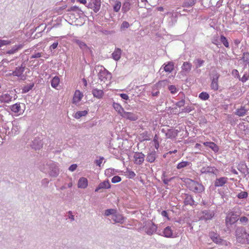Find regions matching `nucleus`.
I'll use <instances>...</instances> for the list:
<instances>
[{
  "label": "nucleus",
  "mask_w": 249,
  "mask_h": 249,
  "mask_svg": "<svg viewBox=\"0 0 249 249\" xmlns=\"http://www.w3.org/2000/svg\"><path fill=\"white\" fill-rule=\"evenodd\" d=\"M126 173V175L129 178H133L136 176V174L134 173V172L128 170V169H127Z\"/></svg>",
  "instance_id": "obj_37"
},
{
  "label": "nucleus",
  "mask_w": 249,
  "mask_h": 249,
  "mask_svg": "<svg viewBox=\"0 0 249 249\" xmlns=\"http://www.w3.org/2000/svg\"><path fill=\"white\" fill-rule=\"evenodd\" d=\"M238 220V215L231 212L229 213L226 217L225 223L227 226L236 223Z\"/></svg>",
  "instance_id": "obj_2"
},
{
  "label": "nucleus",
  "mask_w": 249,
  "mask_h": 249,
  "mask_svg": "<svg viewBox=\"0 0 249 249\" xmlns=\"http://www.w3.org/2000/svg\"><path fill=\"white\" fill-rule=\"evenodd\" d=\"M122 51L120 48H116L112 53V57L113 59L118 61L121 56Z\"/></svg>",
  "instance_id": "obj_17"
},
{
  "label": "nucleus",
  "mask_w": 249,
  "mask_h": 249,
  "mask_svg": "<svg viewBox=\"0 0 249 249\" xmlns=\"http://www.w3.org/2000/svg\"><path fill=\"white\" fill-rule=\"evenodd\" d=\"M163 236L166 237H171L173 235V231L172 230L171 227L169 226L166 227L163 230Z\"/></svg>",
  "instance_id": "obj_22"
},
{
  "label": "nucleus",
  "mask_w": 249,
  "mask_h": 249,
  "mask_svg": "<svg viewBox=\"0 0 249 249\" xmlns=\"http://www.w3.org/2000/svg\"><path fill=\"white\" fill-rule=\"evenodd\" d=\"M174 69V64L170 62L164 67V70L166 72H171Z\"/></svg>",
  "instance_id": "obj_25"
},
{
  "label": "nucleus",
  "mask_w": 249,
  "mask_h": 249,
  "mask_svg": "<svg viewBox=\"0 0 249 249\" xmlns=\"http://www.w3.org/2000/svg\"><path fill=\"white\" fill-rule=\"evenodd\" d=\"M88 184V179L85 178H81L78 182V188L85 189L87 188Z\"/></svg>",
  "instance_id": "obj_19"
},
{
  "label": "nucleus",
  "mask_w": 249,
  "mask_h": 249,
  "mask_svg": "<svg viewBox=\"0 0 249 249\" xmlns=\"http://www.w3.org/2000/svg\"><path fill=\"white\" fill-rule=\"evenodd\" d=\"M249 78V75H247L246 74H245L241 78L239 79V80L244 83L248 80Z\"/></svg>",
  "instance_id": "obj_46"
},
{
  "label": "nucleus",
  "mask_w": 249,
  "mask_h": 249,
  "mask_svg": "<svg viewBox=\"0 0 249 249\" xmlns=\"http://www.w3.org/2000/svg\"><path fill=\"white\" fill-rule=\"evenodd\" d=\"M112 106L114 109L117 112V113L122 116V115L124 112V108L119 103L113 102Z\"/></svg>",
  "instance_id": "obj_18"
},
{
  "label": "nucleus",
  "mask_w": 249,
  "mask_h": 249,
  "mask_svg": "<svg viewBox=\"0 0 249 249\" xmlns=\"http://www.w3.org/2000/svg\"><path fill=\"white\" fill-rule=\"evenodd\" d=\"M10 109L14 113H18L20 111V103H16L10 106Z\"/></svg>",
  "instance_id": "obj_24"
},
{
  "label": "nucleus",
  "mask_w": 249,
  "mask_h": 249,
  "mask_svg": "<svg viewBox=\"0 0 249 249\" xmlns=\"http://www.w3.org/2000/svg\"><path fill=\"white\" fill-rule=\"evenodd\" d=\"M156 159V152H152L148 154L147 157L146 158V160L147 161L149 162H153Z\"/></svg>",
  "instance_id": "obj_29"
},
{
  "label": "nucleus",
  "mask_w": 249,
  "mask_h": 249,
  "mask_svg": "<svg viewBox=\"0 0 249 249\" xmlns=\"http://www.w3.org/2000/svg\"><path fill=\"white\" fill-rule=\"evenodd\" d=\"M101 4V0H90L87 7L93 9L94 12L97 13L100 9Z\"/></svg>",
  "instance_id": "obj_4"
},
{
  "label": "nucleus",
  "mask_w": 249,
  "mask_h": 249,
  "mask_svg": "<svg viewBox=\"0 0 249 249\" xmlns=\"http://www.w3.org/2000/svg\"><path fill=\"white\" fill-rule=\"evenodd\" d=\"M41 56V53H36L33 55H32L31 58H39Z\"/></svg>",
  "instance_id": "obj_57"
},
{
  "label": "nucleus",
  "mask_w": 249,
  "mask_h": 249,
  "mask_svg": "<svg viewBox=\"0 0 249 249\" xmlns=\"http://www.w3.org/2000/svg\"><path fill=\"white\" fill-rule=\"evenodd\" d=\"M185 182L186 183L187 187L195 193H201L204 190V187L201 184L190 178H186Z\"/></svg>",
  "instance_id": "obj_1"
},
{
  "label": "nucleus",
  "mask_w": 249,
  "mask_h": 249,
  "mask_svg": "<svg viewBox=\"0 0 249 249\" xmlns=\"http://www.w3.org/2000/svg\"><path fill=\"white\" fill-rule=\"evenodd\" d=\"M83 97V93L79 90H76L73 97L72 103L75 104L79 103L82 100Z\"/></svg>",
  "instance_id": "obj_10"
},
{
  "label": "nucleus",
  "mask_w": 249,
  "mask_h": 249,
  "mask_svg": "<svg viewBox=\"0 0 249 249\" xmlns=\"http://www.w3.org/2000/svg\"><path fill=\"white\" fill-rule=\"evenodd\" d=\"M220 41L223 43V44L224 45V46L227 48H229V43L227 40V39L226 38V37L223 35L220 36Z\"/></svg>",
  "instance_id": "obj_33"
},
{
  "label": "nucleus",
  "mask_w": 249,
  "mask_h": 249,
  "mask_svg": "<svg viewBox=\"0 0 249 249\" xmlns=\"http://www.w3.org/2000/svg\"><path fill=\"white\" fill-rule=\"evenodd\" d=\"M144 155L141 152L135 153L134 155V162L138 165L142 164L144 160Z\"/></svg>",
  "instance_id": "obj_7"
},
{
  "label": "nucleus",
  "mask_w": 249,
  "mask_h": 249,
  "mask_svg": "<svg viewBox=\"0 0 249 249\" xmlns=\"http://www.w3.org/2000/svg\"><path fill=\"white\" fill-rule=\"evenodd\" d=\"M129 26H130L128 22H127L126 21H124L123 22V23L121 25V29H124V28H128L129 27Z\"/></svg>",
  "instance_id": "obj_45"
},
{
  "label": "nucleus",
  "mask_w": 249,
  "mask_h": 249,
  "mask_svg": "<svg viewBox=\"0 0 249 249\" xmlns=\"http://www.w3.org/2000/svg\"><path fill=\"white\" fill-rule=\"evenodd\" d=\"M77 1L84 5H85L87 3L86 0H77Z\"/></svg>",
  "instance_id": "obj_63"
},
{
  "label": "nucleus",
  "mask_w": 249,
  "mask_h": 249,
  "mask_svg": "<svg viewBox=\"0 0 249 249\" xmlns=\"http://www.w3.org/2000/svg\"><path fill=\"white\" fill-rule=\"evenodd\" d=\"M195 4V1L194 0H191L189 1L185 2L184 4V6L186 7H189L193 6Z\"/></svg>",
  "instance_id": "obj_42"
},
{
  "label": "nucleus",
  "mask_w": 249,
  "mask_h": 249,
  "mask_svg": "<svg viewBox=\"0 0 249 249\" xmlns=\"http://www.w3.org/2000/svg\"><path fill=\"white\" fill-rule=\"evenodd\" d=\"M113 216V219L116 222H120L123 220V217L121 214H115Z\"/></svg>",
  "instance_id": "obj_38"
},
{
  "label": "nucleus",
  "mask_w": 249,
  "mask_h": 249,
  "mask_svg": "<svg viewBox=\"0 0 249 249\" xmlns=\"http://www.w3.org/2000/svg\"><path fill=\"white\" fill-rule=\"evenodd\" d=\"M240 221L241 223H247L248 222V218L246 216H242L240 218Z\"/></svg>",
  "instance_id": "obj_53"
},
{
  "label": "nucleus",
  "mask_w": 249,
  "mask_h": 249,
  "mask_svg": "<svg viewBox=\"0 0 249 249\" xmlns=\"http://www.w3.org/2000/svg\"><path fill=\"white\" fill-rule=\"evenodd\" d=\"M77 168V165L75 164H72L69 167V169L71 171H74Z\"/></svg>",
  "instance_id": "obj_56"
},
{
  "label": "nucleus",
  "mask_w": 249,
  "mask_h": 249,
  "mask_svg": "<svg viewBox=\"0 0 249 249\" xmlns=\"http://www.w3.org/2000/svg\"><path fill=\"white\" fill-rule=\"evenodd\" d=\"M210 236L211 239L213 241V242H214L216 244L222 245L226 244V241H224V240L221 239L219 235L216 233L211 232L210 233Z\"/></svg>",
  "instance_id": "obj_6"
},
{
  "label": "nucleus",
  "mask_w": 249,
  "mask_h": 249,
  "mask_svg": "<svg viewBox=\"0 0 249 249\" xmlns=\"http://www.w3.org/2000/svg\"><path fill=\"white\" fill-rule=\"evenodd\" d=\"M111 187V185L109 183L108 180L104 181L103 182L100 183L98 187L96 188L95 191L98 192L99 190L101 189H109Z\"/></svg>",
  "instance_id": "obj_16"
},
{
  "label": "nucleus",
  "mask_w": 249,
  "mask_h": 249,
  "mask_svg": "<svg viewBox=\"0 0 249 249\" xmlns=\"http://www.w3.org/2000/svg\"><path fill=\"white\" fill-rule=\"evenodd\" d=\"M121 181V178L119 176H116L113 177L111 179V182L113 183L119 182Z\"/></svg>",
  "instance_id": "obj_41"
},
{
  "label": "nucleus",
  "mask_w": 249,
  "mask_h": 249,
  "mask_svg": "<svg viewBox=\"0 0 249 249\" xmlns=\"http://www.w3.org/2000/svg\"><path fill=\"white\" fill-rule=\"evenodd\" d=\"M73 42L77 44L82 49H86L88 48L86 43L79 39H74Z\"/></svg>",
  "instance_id": "obj_31"
},
{
  "label": "nucleus",
  "mask_w": 249,
  "mask_h": 249,
  "mask_svg": "<svg viewBox=\"0 0 249 249\" xmlns=\"http://www.w3.org/2000/svg\"><path fill=\"white\" fill-rule=\"evenodd\" d=\"M103 160V158H102L100 160H97L96 161V164L100 166Z\"/></svg>",
  "instance_id": "obj_61"
},
{
  "label": "nucleus",
  "mask_w": 249,
  "mask_h": 249,
  "mask_svg": "<svg viewBox=\"0 0 249 249\" xmlns=\"http://www.w3.org/2000/svg\"><path fill=\"white\" fill-rule=\"evenodd\" d=\"M58 45V42H54L51 46L50 48L51 49H56Z\"/></svg>",
  "instance_id": "obj_59"
},
{
  "label": "nucleus",
  "mask_w": 249,
  "mask_h": 249,
  "mask_svg": "<svg viewBox=\"0 0 249 249\" xmlns=\"http://www.w3.org/2000/svg\"><path fill=\"white\" fill-rule=\"evenodd\" d=\"M23 45H19L17 46H14L12 49L8 51L7 53L9 54H13L15 53H16L17 51H18L19 49H20L22 48Z\"/></svg>",
  "instance_id": "obj_32"
},
{
  "label": "nucleus",
  "mask_w": 249,
  "mask_h": 249,
  "mask_svg": "<svg viewBox=\"0 0 249 249\" xmlns=\"http://www.w3.org/2000/svg\"><path fill=\"white\" fill-rule=\"evenodd\" d=\"M12 97L8 93H3L0 96L1 103H8L11 101Z\"/></svg>",
  "instance_id": "obj_15"
},
{
  "label": "nucleus",
  "mask_w": 249,
  "mask_h": 249,
  "mask_svg": "<svg viewBox=\"0 0 249 249\" xmlns=\"http://www.w3.org/2000/svg\"><path fill=\"white\" fill-rule=\"evenodd\" d=\"M60 79L58 76L54 77L51 81V86L53 88H56L59 85Z\"/></svg>",
  "instance_id": "obj_27"
},
{
  "label": "nucleus",
  "mask_w": 249,
  "mask_h": 249,
  "mask_svg": "<svg viewBox=\"0 0 249 249\" xmlns=\"http://www.w3.org/2000/svg\"><path fill=\"white\" fill-rule=\"evenodd\" d=\"M242 60L243 61L249 63V53H244L242 56Z\"/></svg>",
  "instance_id": "obj_39"
},
{
  "label": "nucleus",
  "mask_w": 249,
  "mask_h": 249,
  "mask_svg": "<svg viewBox=\"0 0 249 249\" xmlns=\"http://www.w3.org/2000/svg\"><path fill=\"white\" fill-rule=\"evenodd\" d=\"M247 112V110L246 109L245 107H241L240 108H238L235 112V114L237 116H238L239 117L244 116H245Z\"/></svg>",
  "instance_id": "obj_21"
},
{
  "label": "nucleus",
  "mask_w": 249,
  "mask_h": 249,
  "mask_svg": "<svg viewBox=\"0 0 249 249\" xmlns=\"http://www.w3.org/2000/svg\"><path fill=\"white\" fill-rule=\"evenodd\" d=\"M247 232L246 229L243 227H239L236 229L235 231V236L236 240L237 242L240 243L244 244V243L241 241V239H245L246 236H247Z\"/></svg>",
  "instance_id": "obj_3"
},
{
  "label": "nucleus",
  "mask_w": 249,
  "mask_h": 249,
  "mask_svg": "<svg viewBox=\"0 0 249 249\" xmlns=\"http://www.w3.org/2000/svg\"><path fill=\"white\" fill-rule=\"evenodd\" d=\"M178 108L177 107L172 108L170 111V112L171 113H173V114H177L178 113Z\"/></svg>",
  "instance_id": "obj_60"
},
{
  "label": "nucleus",
  "mask_w": 249,
  "mask_h": 249,
  "mask_svg": "<svg viewBox=\"0 0 249 249\" xmlns=\"http://www.w3.org/2000/svg\"><path fill=\"white\" fill-rule=\"evenodd\" d=\"M197 62L198 64L199 67H200L204 63V61L201 59H197Z\"/></svg>",
  "instance_id": "obj_62"
},
{
  "label": "nucleus",
  "mask_w": 249,
  "mask_h": 249,
  "mask_svg": "<svg viewBox=\"0 0 249 249\" xmlns=\"http://www.w3.org/2000/svg\"><path fill=\"white\" fill-rule=\"evenodd\" d=\"M130 9V4L129 3H124L122 7V10L124 12H126Z\"/></svg>",
  "instance_id": "obj_44"
},
{
  "label": "nucleus",
  "mask_w": 249,
  "mask_h": 249,
  "mask_svg": "<svg viewBox=\"0 0 249 249\" xmlns=\"http://www.w3.org/2000/svg\"><path fill=\"white\" fill-rule=\"evenodd\" d=\"M120 95L121 97V98L123 99L127 100L129 99L128 95L125 93H121L120 94Z\"/></svg>",
  "instance_id": "obj_54"
},
{
  "label": "nucleus",
  "mask_w": 249,
  "mask_h": 249,
  "mask_svg": "<svg viewBox=\"0 0 249 249\" xmlns=\"http://www.w3.org/2000/svg\"><path fill=\"white\" fill-rule=\"evenodd\" d=\"M203 145L208 146L215 152H217L219 150L218 146L213 142H204Z\"/></svg>",
  "instance_id": "obj_20"
},
{
  "label": "nucleus",
  "mask_w": 249,
  "mask_h": 249,
  "mask_svg": "<svg viewBox=\"0 0 249 249\" xmlns=\"http://www.w3.org/2000/svg\"><path fill=\"white\" fill-rule=\"evenodd\" d=\"M189 165V162L187 161H183L178 163L177 168L178 169H182Z\"/></svg>",
  "instance_id": "obj_34"
},
{
  "label": "nucleus",
  "mask_w": 249,
  "mask_h": 249,
  "mask_svg": "<svg viewBox=\"0 0 249 249\" xmlns=\"http://www.w3.org/2000/svg\"><path fill=\"white\" fill-rule=\"evenodd\" d=\"M121 7V2L119 1H116L113 6V10L115 12H118Z\"/></svg>",
  "instance_id": "obj_36"
},
{
  "label": "nucleus",
  "mask_w": 249,
  "mask_h": 249,
  "mask_svg": "<svg viewBox=\"0 0 249 249\" xmlns=\"http://www.w3.org/2000/svg\"><path fill=\"white\" fill-rule=\"evenodd\" d=\"M178 131L175 128H171L167 130L165 136L168 139H173L178 135Z\"/></svg>",
  "instance_id": "obj_11"
},
{
  "label": "nucleus",
  "mask_w": 249,
  "mask_h": 249,
  "mask_svg": "<svg viewBox=\"0 0 249 249\" xmlns=\"http://www.w3.org/2000/svg\"><path fill=\"white\" fill-rule=\"evenodd\" d=\"M241 241H242L244 244H249V233H247V236L245 237V239H241Z\"/></svg>",
  "instance_id": "obj_49"
},
{
  "label": "nucleus",
  "mask_w": 249,
  "mask_h": 249,
  "mask_svg": "<svg viewBox=\"0 0 249 249\" xmlns=\"http://www.w3.org/2000/svg\"><path fill=\"white\" fill-rule=\"evenodd\" d=\"M248 196V193L246 192H241V193H239L237 195V197L239 198H245L247 197Z\"/></svg>",
  "instance_id": "obj_43"
},
{
  "label": "nucleus",
  "mask_w": 249,
  "mask_h": 249,
  "mask_svg": "<svg viewBox=\"0 0 249 249\" xmlns=\"http://www.w3.org/2000/svg\"><path fill=\"white\" fill-rule=\"evenodd\" d=\"M34 86V84H33L32 85L30 86V87H25L23 89V90L25 92H28L29 91L30 89H32V88Z\"/></svg>",
  "instance_id": "obj_58"
},
{
  "label": "nucleus",
  "mask_w": 249,
  "mask_h": 249,
  "mask_svg": "<svg viewBox=\"0 0 249 249\" xmlns=\"http://www.w3.org/2000/svg\"><path fill=\"white\" fill-rule=\"evenodd\" d=\"M122 117L127 120L131 121H135L138 119V116L137 114L131 112L125 111L122 115Z\"/></svg>",
  "instance_id": "obj_8"
},
{
  "label": "nucleus",
  "mask_w": 249,
  "mask_h": 249,
  "mask_svg": "<svg viewBox=\"0 0 249 249\" xmlns=\"http://www.w3.org/2000/svg\"><path fill=\"white\" fill-rule=\"evenodd\" d=\"M67 7V5H63L61 7H58V8H56V11L57 13H60L61 11L65 9Z\"/></svg>",
  "instance_id": "obj_51"
},
{
  "label": "nucleus",
  "mask_w": 249,
  "mask_h": 249,
  "mask_svg": "<svg viewBox=\"0 0 249 249\" xmlns=\"http://www.w3.org/2000/svg\"><path fill=\"white\" fill-rule=\"evenodd\" d=\"M161 214L162 216L167 217L168 220H170V218L168 217V213L166 211H162L161 213Z\"/></svg>",
  "instance_id": "obj_55"
},
{
  "label": "nucleus",
  "mask_w": 249,
  "mask_h": 249,
  "mask_svg": "<svg viewBox=\"0 0 249 249\" xmlns=\"http://www.w3.org/2000/svg\"><path fill=\"white\" fill-rule=\"evenodd\" d=\"M169 89L172 93H175L177 92V89L174 85H171L169 87Z\"/></svg>",
  "instance_id": "obj_47"
},
{
  "label": "nucleus",
  "mask_w": 249,
  "mask_h": 249,
  "mask_svg": "<svg viewBox=\"0 0 249 249\" xmlns=\"http://www.w3.org/2000/svg\"><path fill=\"white\" fill-rule=\"evenodd\" d=\"M25 67L22 65L17 67L14 71H13L12 73H9V75H13L14 76L19 77L22 75L24 71Z\"/></svg>",
  "instance_id": "obj_12"
},
{
  "label": "nucleus",
  "mask_w": 249,
  "mask_h": 249,
  "mask_svg": "<svg viewBox=\"0 0 249 249\" xmlns=\"http://www.w3.org/2000/svg\"><path fill=\"white\" fill-rule=\"evenodd\" d=\"M82 81L84 84V86L85 87H87V81L86 79L85 78H83L82 79Z\"/></svg>",
  "instance_id": "obj_64"
},
{
  "label": "nucleus",
  "mask_w": 249,
  "mask_h": 249,
  "mask_svg": "<svg viewBox=\"0 0 249 249\" xmlns=\"http://www.w3.org/2000/svg\"><path fill=\"white\" fill-rule=\"evenodd\" d=\"M182 70L186 72H189L192 69V64L188 62H185L183 63L182 66Z\"/></svg>",
  "instance_id": "obj_26"
},
{
  "label": "nucleus",
  "mask_w": 249,
  "mask_h": 249,
  "mask_svg": "<svg viewBox=\"0 0 249 249\" xmlns=\"http://www.w3.org/2000/svg\"><path fill=\"white\" fill-rule=\"evenodd\" d=\"M228 178L226 177H221L216 179L214 181V186L215 187H221L227 182Z\"/></svg>",
  "instance_id": "obj_14"
},
{
  "label": "nucleus",
  "mask_w": 249,
  "mask_h": 249,
  "mask_svg": "<svg viewBox=\"0 0 249 249\" xmlns=\"http://www.w3.org/2000/svg\"><path fill=\"white\" fill-rule=\"evenodd\" d=\"M116 213V210L113 209H107L105 211V214L106 216H108L110 214H113Z\"/></svg>",
  "instance_id": "obj_40"
},
{
  "label": "nucleus",
  "mask_w": 249,
  "mask_h": 249,
  "mask_svg": "<svg viewBox=\"0 0 249 249\" xmlns=\"http://www.w3.org/2000/svg\"><path fill=\"white\" fill-rule=\"evenodd\" d=\"M184 104H185L184 101V100H181V101L178 102L176 103V105L178 107H181L184 106Z\"/></svg>",
  "instance_id": "obj_50"
},
{
  "label": "nucleus",
  "mask_w": 249,
  "mask_h": 249,
  "mask_svg": "<svg viewBox=\"0 0 249 249\" xmlns=\"http://www.w3.org/2000/svg\"><path fill=\"white\" fill-rule=\"evenodd\" d=\"M92 94L94 97L98 99L103 98L104 96V92L102 89H94L92 90Z\"/></svg>",
  "instance_id": "obj_13"
},
{
  "label": "nucleus",
  "mask_w": 249,
  "mask_h": 249,
  "mask_svg": "<svg viewBox=\"0 0 249 249\" xmlns=\"http://www.w3.org/2000/svg\"><path fill=\"white\" fill-rule=\"evenodd\" d=\"M203 213L204 219L206 220L211 219L214 216V213L213 212L205 211L203 212Z\"/></svg>",
  "instance_id": "obj_30"
},
{
  "label": "nucleus",
  "mask_w": 249,
  "mask_h": 249,
  "mask_svg": "<svg viewBox=\"0 0 249 249\" xmlns=\"http://www.w3.org/2000/svg\"><path fill=\"white\" fill-rule=\"evenodd\" d=\"M209 95L206 92H202L199 95V98L202 100H207L209 98Z\"/></svg>",
  "instance_id": "obj_35"
},
{
  "label": "nucleus",
  "mask_w": 249,
  "mask_h": 249,
  "mask_svg": "<svg viewBox=\"0 0 249 249\" xmlns=\"http://www.w3.org/2000/svg\"><path fill=\"white\" fill-rule=\"evenodd\" d=\"M79 10V8L76 6H74L70 7L67 10V11L70 12V11H76Z\"/></svg>",
  "instance_id": "obj_52"
},
{
  "label": "nucleus",
  "mask_w": 249,
  "mask_h": 249,
  "mask_svg": "<svg viewBox=\"0 0 249 249\" xmlns=\"http://www.w3.org/2000/svg\"><path fill=\"white\" fill-rule=\"evenodd\" d=\"M220 75L218 73H215L212 79V82L211 83V88L214 91H216L218 89L219 85H218V79L219 78Z\"/></svg>",
  "instance_id": "obj_5"
},
{
  "label": "nucleus",
  "mask_w": 249,
  "mask_h": 249,
  "mask_svg": "<svg viewBox=\"0 0 249 249\" xmlns=\"http://www.w3.org/2000/svg\"><path fill=\"white\" fill-rule=\"evenodd\" d=\"M157 229V227L156 225L153 223H150L148 225V229L147 230L146 232L147 234L151 235L156 231Z\"/></svg>",
  "instance_id": "obj_23"
},
{
  "label": "nucleus",
  "mask_w": 249,
  "mask_h": 249,
  "mask_svg": "<svg viewBox=\"0 0 249 249\" xmlns=\"http://www.w3.org/2000/svg\"><path fill=\"white\" fill-rule=\"evenodd\" d=\"M10 42L8 40H0V47L2 46L10 44Z\"/></svg>",
  "instance_id": "obj_48"
},
{
  "label": "nucleus",
  "mask_w": 249,
  "mask_h": 249,
  "mask_svg": "<svg viewBox=\"0 0 249 249\" xmlns=\"http://www.w3.org/2000/svg\"><path fill=\"white\" fill-rule=\"evenodd\" d=\"M88 112L87 110L79 111L75 113L74 117L76 119H79L81 117L86 116L88 114Z\"/></svg>",
  "instance_id": "obj_28"
},
{
  "label": "nucleus",
  "mask_w": 249,
  "mask_h": 249,
  "mask_svg": "<svg viewBox=\"0 0 249 249\" xmlns=\"http://www.w3.org/2000/svg\"><path fill=\"white\" fill-rule=\"evenodd\" d=\"M216 171L217 169L214 167L210 166H204L202 167L200 170L202 174L212 173L213 174H216L215 171Z\"/></svg>",
  "instance_id": "obj_9"
}]
</instances>
